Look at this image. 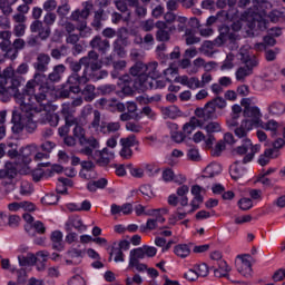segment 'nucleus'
Wrapping results in <instances>:
<instances>
[{
  "instance_id": "47",
  "label": "nucleus",
  "mask_w": 285,
  "mask_h": 285,
  "mask_svg": "<svg viewBox=\"0 0 285 285\" xmlns=\"http://www.w3.org/2000/svg\"><path fill=\"white\" fill-rule=\"evenodd\" d=\"M249 148H250V153L244 157L243 164H248V161H253V158L255 157V155H257V153H259V150H262L261 145L252 144V146Z\"/></svg>"
},
{
  "instance_id": "25",
  "label": "nucleus",
  "mask_w": 285,
  "mask_h": 285,
  "mask_svg": "<svg viewBox=\"0 0 285 285\" xmlns=\"http://www.w3.org/2000/svg\"><path fill=\"white\" fill-rule=\"evenodd\" d=\"M161 114L165 119H177V117H181V115H184L177 106L164 107L161 109Z\"/></svg>"
},
{
  "instance_id": "3",
  "label": "nucleus",
  "mask_w": 285,
  "mask_h": 285,
  "mask_svg": "<svg viewBox=\"0 0 285 285\" xmlns=\"http://www.w3.org/2000/svg\"><path fill=\"white\" fill-rule=\"evenodd\" d=\"M240 105L244 106L243 115L245 119H243L240 125L234 130V134L237 137H248V132H250V130L254 128H262L263 130L272 132V135L279 132L282 125L275 119L264 122V120H262V109H259L257 106H250V99L244 98L240 101Z\"/></svg>"
},
{
  "instance_id": "34",
  "label": "nucleus",
  "mask_w": 285,
  "mask_h": 285,
  "mask_svg": "<svg viewBox=\"0 0 285 285\" xmlns=\"http://www.w3.org/2000/svg\"><path fill=\"white\" fill-rule=\"evenodd\" d=\"M91 48H95L96 50H100V52H106V50L110 49V43L108 40H101V38L96 37L91 40Z\"/></svg>"
},
{
  "instance_id": "53",
  "label": "nucleus",
  "mask_w": 285,
  "mask_h": 285,
  "mask_svg": "<svg viewBox=\"0 0 285 285\" xmlns=\"http://www.w3.org/2000/svg\"><path fill=\"white\" fill-rule=\"evenodd\" d=\"M224 150H226V142H224V140H219L212 149V155H214V157H219Z\"/></svg>"
},
{
  "instance_id": "64",
  "label": "nucleus",
  "mask_w": 285,
  "mask_h": 285,
  "mask_svg": "<svg viewBox=\"0 0 285 285\" xmlns=\"http://www.w3.org/2000/svg\"><path fill=\"white\" fill-rule=\"evenodd\" d=\"M126 130L129 132H141V125L137 122H127Z\"/></svg>"
},
{
  "instance_id": "56",
  "label": "nucleus",
  "mask_w": 285,
  "mask_h": 285,
  "mask_svg": "<svg viewBox=\"0 0 285 285\" xmlns=\"http://www.w3.org/2000/svg\"><path fill=\"white\" fill-rule=\"evenodd\" d=\"M238 208H240V210H250V208H253V200H250V198H240L238 200Z\"/></svg>"
},
{
  "instance_id": "19",
  "label": "nucleus",
  "mask_w": 285,
  "mask_h": 285,
  "mask_svg": "<svg viewBox=\"0 0 285 285\" xmlns=\"http://www.w3.org/2000/svg\"><path fill=\"white\" fill-rule=\"evenodd\" d=\"M81 259H83V252L81 249H70L65 258L67 266H77L81 264Z\"/></svg>"
},
{
  "instance_id": "5",
  "label": "nucleus",
  "mask_w": 285,
  "mask_h": 285,
  "mask_svg": "<svg viewBox=\"0 0 285 285\" xmlns=\"http://www.w3.org/2000/svg\"><path fill=\"white\" fill-rule=\"evenodd\" d=\"M282 19H285V8L281 9V11L274 10L269 16H266V12L246 13L240 21L234 22L232 28L237 31L242 30V26H244L243 32H246L247 37H256L261 31L268 28V20L272 23H277Z\"/></svg>"
},
{
  "instance_id": "52",
  "label": "nucleus",
  "mask_w": 285,
  "mask_h": 285,
  "mask_svg": "<svg viewBox=\"0 0 285 285\" xmlns=\"http://www.w3.org/2000/svg\"><path fill=\"white\" fill-rule=\"evenodd\" d=\"M82 95L86 99V101H92L95 99V86L92 85H87L86 88L82 91Z\"/></svg>"
},
{
  "instance_id": "4",
  "label": "nucleus",
  "mask_w": 285,
  "mask_h": 285,
  "mask_svg": "<svg viewBox=\"0 0 285 285\" xmlns=\"http://www.w3.org/2000/svg\"><path fill=\"white\" fill-rule=\"evenodd\" d=\"M81 66H86L83 76L79 78V76L72 75L68 79V83H70L69 89L75 94L80 92L81 89L79 86H81V83H88L90 79L97 81L108 75L105 71H100L98 76L97 70H101V62H97V52L95 51L89 52L88 57L80 59L79 62H71L70 68L73 72H79Z\"/></svg>"
},
{
  "instance_id": "57",
  "label": "nucleus",
  "mask_w": 285,
  "mask_h": 285,
  "mask_svg": "<svg viewBox=\"0 0 285 285\" xmlns=\"http://www.w3.org/2000/svg\"><path fill=\"white\" fill-rule=\"evenodd\" d=\"M187 158L190 159V161H200L202 155H199V149L191 148L187 151Z\"/></svg>"
},
{
  "instance_id": "1",
  "label": "nucleus",
  "mask_w": 285,
  "mask_h": 285,
  "mask_svg": "<svg viewBox=\"0 0 285 285\" xmlns=\"http://www.w3.org/2000/svg\"><path fill=\"white\" fill-rule=\"evenodd\" d=\"M46 76L36 75L29 80L22 94H16L14 99L20 106V111L14 110L12 116V130L21 132L23 128L32 132L37 128V121H48L50 126H59V116L55 112V107L50 105V97L55 90L50 87L39 86Z\"/></svg>"
},
{
  "instance_id": "27",
  "label": "nucleus",
  "mask_w": 285,
  "mask_h": 285,
  "mask_svg": "<svg viewBox=\"0 0 285 285\" xmlns=\"http://www.w3.org/2000/svg\"><path fill=\"white\" fill-rule=\"evenodd\" d=\"M240 139H243V144L233 150L234 157H237V155H246L250 146H253V141L249 138H246V136Z\"/></svg>"
},
{
  "instance_id": "41",
  "label": "nucleus",
  "mask_w": 285,
  "mask_h": 285,
  "mask_svg": "<svg viewBox=\"0 0 285 285\" xmlns=\"http://www.w3.org/2000/svg\"><path fill=\"white\" fill-rule=\"evenodd\" d=\"M202 204H204V196H194L189 203L190 208L187 210V213L190 215L191 213H195V210H199Z\"/></svg>"
},
{
  "instance_id": "23",
  "label": "nucleus",
  "mask_w": 285,
  "mask_h": 285,
  "mask_svg": "<svg viewBox=\"0 0 285 285\" xmlns=\"http://www.w3.org/2000/svg\"><path fill=\"white\" fill-rule=\"evenodd\" d=\"M267 112L272 117H282L285 115V104L279 100H275L267 106Z\"/></svg>"
},
{
  "instance_id": "58",
  "label": "nucleus",
  "mask_w": 285,
  "mask_h": 285,
  "mask_svg": "<svg viewBox=\"0 0 285 285\" xmlns=\"http://www.w3.org/2000/svg\"><path fill=\"white\" fill-rule=\"evenodd\" d=\"M121 149L119 151L120 157H122V159H130V157H132V147H128L126 145H120Z\"/></svg>"
},
{
  "instance_id": "24",
  "label": "nucleus",
  "mask_w": 285,
  "mask_h": 285,
  "mask_svg": "<svg viewBox=\"0 0 285 285\" xmlns=\"http://www.w3.org/2000/svg\"><path fill=\"white\" fill-rule=\"evenodd\" d=\"M139 259H146L144 247H139L130 250L129 264H128L127 271H130V268H132V265L139 262Z\"/></svg>"
},
{
  "instance_id": "33",
  "label": "nucleus",
  "mask_w": 285,
  "mask_h": 285,
  "mask_svg": "<svg viewBox=\"0 0 285 285\" xmlns=\"http://www.w3.org/2000/svg\"><path fill=\"white\" fill-rule=\"evenodd\" d=\"M222 173V165L217 163L209 164L203 171L204 177H215Z\"/></svg>"
},
{
  "instance_id": "43",
  "label": "nucleus",
  "mask_w": 285,
  "mask_h": 285,
  "mask_svg": "<svg viewBox=\"0 0 285 285\" xmlns=\"http://www.w3.org/2000/svg\"><path fill=\"white\" fill-rule=\"evenodd\" d=\"M120 146H127L129 148H135L139 141L135 135H129L127 137L120 138L119 140Z\"/></svg>"
},
{
  "instance_id": "51",
  "label": "nucleus",
  "mask_w": 285,
  "mask_h": 285,
  "mask_svg": "<svg viewBox=\"0 0 285 285\" xmlns=\"http://www.w3.org/2000/svg\"><path fill=\"white\" fill-rule=\"evenodd\" d=\"M194 269L196 272V275H198V277H207L209 273L208 265L204 263L195 265Z\"/></svg>"
},
{
  "instance_id": "30",
  "label": "nucleus",
  "mask_w": 285,
  "mask_h": 285,
  "mask_svg": "<svg viewBox=\"0 0 285 285\" xmlns=\"http://www.w3.org/2000/svg\"><path fill=\"white\" fill-rule=\"evenodd\" d=\"M217 266L218 268L214 269L215 277H226V275L230 273V266H228V263H226V261H218Z\"/></svg>"
},
{
  "instance_id": "38",
  "label": "nucleus",
  "mask_w": 285,
  "mask_h": 285,
  "mask_svg": "<svg viewBox=\"0 0 285 285\" xmlns=\"http://www.w3.org/2000/svg\"><path fill=\"white\" fill-rule=\"evenodd\" d=\"M184 157V151L179 149H174L167 158L169 166H177L179 160Z\"/></svg>"
},
{
  "instance_id": "54",
  "label": "nucleus",
  "mask_w": 285,
  "mask_h": 285,
  "mask_svg": "<svg viewBox=\"0 0 285 285\" xmlns=\"http://www.w3.org/2000/svg\"><path fill=\"white\" fill-rule=\"evenodd\" d=\"M186 21H188V19H186V17L176 18V20L174 22L176 32H184V28H186Z\"/></svg>"
},
{
  "instance_id": "59",
  "label": "nucleus",
  "mask_w": 285,
  "mask_h": 285,
  "mask_svg": "<svg viewBox=\"0 0 285 285\" xmlns=\"http://www.w3.org/2000/svg\"><path fill=\"white\" fill-rule=\"evenodd\" d=\"M164 75H165L167 81H173V79H175V77L177 75V67L171 65L169 68H167L164 71Z\"/></svg>"
},
{
  "instance_id": "36",
  "label": "nucleus",
  "mask_w": 285,
  "mask_h": 285,
  "mask_svg": "<svg viewBox=\"0 0 285 285\" xmlns=\"http://www.w3.org/2000/svg\"><path fill=\"white\" fill-rule=\"evenodd\" d=\"M203 130H205L207 135H215L217 132H222V124H219L218 121H209L203 127Z\"/></svg>"
},
{
  "instance_id": "2",
  "label": "nucleus",
  "mask_w": 285,
  "mask_h": 285,
  "mask_svg": "<svg viewBox=\"0 0 285 285\" xmlns=\"http://www.w3.org/2000/svg\"><path fill=\"white\" fill-rule=\"evenodd\" d=\"M130 75L135 78V81L130 80V76H124L118 86L122 90L124 95H132L135 90L144 92L150 90L157 83V88H164L166 83H159V72H157V62L145 65L144 62H137L130 68Z\"/></svg>"
},
{
  "instance_id": "9",
  "label": "nucleus",
  "mask_w": 285,
  "mask_h": 285,
  "mask_svg": "<svg viewBox=\"0 0 285 285\" xmlns=\"http://www.w3.org/2000/svg\"><path fill=\"white\" fill-rule=\"evenodd\" d=\"M239 57L243 66L236 70V79L237 81H246V77L253 75V68H257L259 61L255 55L250 53V46L243 47Z\"/></svg>"
},
{
  "instance_id": "61",
  "label": "nucleus",
  "mask_w": 285,
  "mask_h": 285,
  "mask_svg": "<svg viewBox=\"0 0 285 285\" xmlns=\"http://www.w3.org/2000/svg\"><path fill=\"white\" fill-rule=\"evenodd\" d=\"M129 173H130L131 177L141 179V177H144L145 169H144V167H130Z\"/></svg>"
},
{
  "instance_id": "49",
  "label": "nucleus",
  "mask_w": 285,
  "mask_h": 285,
  "mask_svg": "<svg viewBox=\"0 0 285 285\" xmlns=\"http://www.w3.org/2000/svg\"><path fill=\"white\" fill-rule=\"evenodd\" d=\"M121 128L119 122H105V129L102 135H110L111 132H117Z\"/></svg>"
},
{
  "instance_id": "29",
  "label": "nucleus",
  "mask_w": 285,
  "mask_h": 285,
  "mask_svg": "<svg viewBox=\"0 0 285 285\" xmlns=\"http://www.w3.org/2000/svg\"><path fill=\"white\" fill-rule=\"evenodd\" d=\"M90 128H92L95 132L104 134L106 122H101V114L99 111H94V120L91 122Z\"/></svg>"
},
{
  "instance_id": "10",
  "label": "nucleus",
  "mask_w": 285,
  "mask_h": 285,
  "mask_svg": "<svg viewBox=\"0 0 285 285\" xmlns=\"http://www.w3.org/2000/svg\"><path fill=\"white\" fill-rule=\"evenodd\" d=\"M168 213H170L168 207L148 209L147 216L151 218H148L146 224L140 226L141 233H146L148 230H157L160 224H166V217L164 216L168 215Z\"/></svg>"
},
{
  "instance_id": "21",
  "label": "nucleus",
  "mask_w": 285,
  "mask_h": 285,
  "mask_svg": "<svg viewBox=\"0 0 285 285\" xmlns=\"http://www.w3.org/2000/svg\"><path fill=\"white\" fill-rule=\"evenodd\" d=\"M97 104L100 108H106L107 110H110V112H124V110H126V105L121 102H110V100L104 98L98 100Z\"/></svg>"
},
{
  "instance_id": "35",
  "label": "nucleus",
  "mask_w": 285,
  "mask_h": 285,
  "mask_svg": "<svg viewBox=\"0 0 285 285\" xmlns=\"http://www.w3.org/2000/svg\"><path fill=\"white\" fill-rule=\"evenodd\" d=\"M226 106H227L226 99H224L222 97H217V98L213 99L212 101L207 102V108L213 110V115H215V111L217 110V108H219L222 110V109L226 108Z\"/></svg>"
},
{
  "instance_id": "20",
  "label": "nucleus",
  "mask_w": 285,
  "mask_h": 285,
  "mask_svg": "<svg viewBox=\"0 0 285 285\" xmlns=\"http://www.w3.org/2000/svg\"><path fill=\"white\" fill-rule=\"evenodd\" d=\"M204 142L205 148H213V145L215 144V136L213 135H204V131H197L193 136V142L194 144H202Z\"/></svg>"
},
{
  "instance_id": "7",
  "label": "nucleus",
  "mask_w": 285,
  "mask_h": 285,
  "mask_svg": "<svg viewBox=\"0 0 285 285\" xmlns=\"http://www.w3.org/2000/svg\"><path fill=\"white\" fill-rule=\"evenodd\" d=\"M46 262H48V252H38L36 255L32 253L24 255H18V264L20 269H17L16 266L10 265V259L3 258L1 261V266L3 271H10V273H17L18 282L23 284L26 277H28L27 268L36 266L37 271H46Z\"/></svg>"
},
{
  "instance_id": "31",
  "label": "nucleus",
  "mask_w": 285,
  "mask_h": 285,
  "mask_svg": "<svg viewBox=\"0 0 285 285\" xmlns=\"http://www.w3.org/2000/svg\"><path fill=\"white\" fill-rule=\"evenodd\" d=\"M188 212H180L179 209L171 213L168 217V224L169 226H176L177 222H181L183 219H186Z\"/></svg>"
},
{
  "instance_id": "46",
  "label": "nucleus",
  "mask_w": 285,
  "mask_h": 285,
  "mask_svg": "<svg viewBox=\"0 0 285 285\" xmlns=\"http://www.w3.org/2000/svg\"><path fill=\"white\" fill-rule=\"evenodd\" d=\"M110 257H114V262H116V263L126 262V256L124 255V252H121V248H119V247H112Z\"/></svg>"
},
{
  "instance_id": "17",
  "label": "nucleus",
  "mask_w": 285,
  "mask_h": 285,
  "mask_svg": "<svg viewBox=\"0 0 285 285\" xmlns=\"http://www.w3.org/2000/svg\"><path fill=\"white\" fill-rule=\"evenodd\" d=\"M156 28H158V32H157L158 41H168V39H170V33L177 32V28L168 27L164 21H158L156 23Z\"/></svg>"
},
{
  "instance_id": "63",
  "label": "nucleus",
  "mask_w": 285,
  "mask_h": 285,
  "mask_svg": "<svg viewBox=\"0 0 285 285\" xmlns=\"http://www.w3.org/2000/svg\"><path fill=\"white\" fill-rule=\"evenodd\" d=\"M68 285H86V279L81 275H75L69 279Z\"/></svg>"
},
{
  "instance_id": "6",
  "label": "nucleus",
  "mask_w": 285,
  "mask_h": 285,
  "mask_svg": "<svg viewBox=\"0 0 285 285\" xmlns=\"http://www.w3.org/2000/svg\"><path fill=\"white\" fill-rule=\"evenodd\" d=\"M9 157L11 159L17 157L18 163H7L6 170H0V177H14L17 173L21 175H28L30 173V163L32 161V155L35 159L39 161L40 159H46V154L37 153L36 145H30L21 149L20 154L17 155V150H9Z\"/></svg>"
},
{
  "instance_id": "11",
  "label": "nucleus",
  "mask_w": 285,
  "mask_h": 285,
  "mask_svg": "<svg viewBox=\"0 0 285 285\" xmlns=\"http://www.w3.org/2000/svg\"><path fill=\"white\" fill-rule=\"evenodd\" d=\"M83 155L87 157H91L95 159L97 164L100 166H108L112 159H115V151L112 149H108V147L104 148L102 150H97V148L86 147L82 149Z\"/></svg>"
},
{
  "instance_id": "44",
  "label": "nucleus",
  "mask_w": 285,
  "mask_h": 285,
  "mask_svg": "<svg viewBox=\"0 0 285 285\" xmlns=\"http://www.w3.org/2000/svg\"><path fill=\"white\" fill-rule=\"evenodd\" d=\"M66 186H72V181L68 178H60L57 185V193L66 195L68 193V188Z\"/></svg>"
},
{
  "instance_id": "37",
  "label": "nucleus",
  "mask_w": 285,
  "mask_h": 285,
  "mask_svg": "<svg viewBox=\"0 0 285 285\" xmlns=\"http://www.w3.org/2000/svg\"><path fill=\"white\" fill-rule=\"evenodd\" d=\"M174 253L177 257H181L184 259L190 255V247L186 244H179L174 247Z\"/></svg>"
},
{
  "instance_id": "42",
  "label": "nucleus",
  "mask_w": 285,
  "mask_h": 285,
  "mask_svg": "<svg viewBox=\"0 0 285 285\" xmlns=\"http://www.w3.org/2000/svg\"><path fill=\"white\" fill-rule=\"evenodd\" d=\"M63 72H66V67L63 65L56 66L53 71L49 75L50 81H59Z\"/></svg>"
},
{
  "instance_id": "32",
  "label": "nucleus",
  "mask_w": 285,
  "mask_h": 285,
  "mask_svg": "<svg viewBox=\"0 0 285 285\" xmlns=\"http://www.w3.org/2000/svg\"><path fill=\"white\" fill-rule=\"evenodd\" d=\"M195 115L199 119H215V115L213 114V109H210V107H208V104H206L204 108H197L195 110Z\"/></svg>"
},
{
  "instance_id": "15",
  "label": "nucleus",
  "mask_w": 285,
  "mask_h": 285,
  "mask_svg": "<svg viewBox=\"0 0 285 285\" xmlns=\"http://www.w3.org/2000/svg\"><path fill=\"white\" fill-rule=\"evenodd\" d=\"M80 167H81L79 171L80 179H85L86 181H89V179L97 178V171H95L94 161H82L80 163Z\"/></svg>"
},
{
  "instance_id": "18",
  "label": "nucleus",
  "mask_w": 285,
  "mask_h": 285,
  "mask_svg": "<svg viewBox=\"0 0 285 285\" xmlns=\"http://www.w3.org/2000/svg\"><path fill=\"white\" fill-rule=\"evenodd\" d=\"M66 230H67V233H70L72 230H78L79 233H85V230H88V227L86 225H83V222L78 216H73L67 220Z\"/></svg>"
},
{
  "instance_id": "14",
  "label": "nucleus",
  "mask_w": 285,
  "mask_h": 285,
  "mask_svg": "<svg viewBox=\"0 0 285 285\" xmlns=\"http://www.w3.org/2000/svg\"><path fill=\"white\" fill-rule=\"evenodd\" d=\"M237 271L243 275V277H250L253 275V267L250 265V256L244 255L239 256L236 262Z\"/></svg>"
},
{
  "instance_id": "62",
  "label": "nucleus",
  "mask_w": 285,
  "mask_h": 285,
  "mask_svg": "<svg viewBox=\"0 0 285 285\" xmlns=\"http://www.w3.org/2000/svg\"><path fill=\"white\" fill-rule=\"evenodd\" d=\"M20 194L32 195V184L29 181H22L20 186Z\"/></svg>"
},
{
  "instance_id": "48",
  "label": "nucleus",
  "mask_w": 285,
  "mask_h": 285,
  "mask_svg": "<svg viewBox=\"0 0 285 285\" xmlns=\"http://www.w3.org/2000/svg\"><path fill=\"white\" fill-rule=\"evenodd\" d=\"M139 193L142 195L144 199H153L155 197V191L150 185H142L139 188Z\"/></svg>"
},
{
  "instance_id": "13",
  "label": "nucleus",
  "mask_w": 285,
  "mask_h": 285,
  "mask_svg": "<svg viewBox=\"0 0 285 285\" xmlns=\"http://www.w3.org/2000/svg\"><path fill=\"white\" fill-rule=\"evenodd\" d=\"M72 135L79 141L80 146H85V148H99V141L95 137L86 138V130L77 124V120Z\"/></svg>"
},
{
  "instance_id": "16",
  "label": "nucleus",
  "mask_w": 285,
  "mask_h": 285,
  "mask_svg": "<svg viewBox=\"0 0 285 285\" xmlns=\"http://www.w3.org/2000/svg\"><path fill=\"white\" fill-rule=\"evenodd\" d=\"M176 83H180L181 86H186L190 90H197L198 88H203L202 81L197 77L188 78V76H176L174 78Z\"/></svg>"
},
{
  "instance_id": "8",
  "label": "nucleus",
  "mask_w": 285,
  "mask_h": 285,
  "mask_svg": "<svg viewBox=\"0 0 285 285\" xmlns=\"http://www.w3.org/2000/svg\"><path fill=\"white\" fill-rule=\"evenodd\" d=\"M161 179L165 184H178L179 187L176 189V194H170L167 197V204L169 206L177 207L179 204L183 208L188 206V193H190V187L186 184V176L184 174H175L173 168H165L161 173Z\"/></svg>"
},
{
  "instance_id": "60",
  "label": "nucleus",
  "mask_w": 285,
  "mask_h": 285,
  "mask_svg": "<svg viewBox=\"0 0 285 285\" xmlns=\"http://www.w3.org/2000/svg\"><path fill=\"white\" fill-rule=\"evenodd\" d=\"M20 222L21 217H19L18 215H10L7 218V226H10L11 228H17Z\"/></svg>"
},
{
  "instance_id": "12",
  "label": "nucleus",
  "mask_w": 285,
  "mask_h": 285,
  "mask_svg": "<svg viewBox=\"0 0 285 285\" xmlns=\"http://www.w3.org/2000/svg\"><path fill=\"white\" fill-rule=\"evenodd\" d=\"M89 16H90L89 8H85L81 11L76 10L71 13L72 21H77V23H80L78 26V30H80V35L82 37H89L90 35V28L86 26V20L88 19Z\"/></svg>"
},
{
  "instance_id": "50",
  "label": "nucleus",
  "mask_w": 285,
  "mask_h": 285,
  "mask_svg": "<svg viewBox=\"0 0 285 285\" xmlns=\"http://www.w3.org/2000/svg\"><path fill=\"white\" fill-rule=\"evenodd\" d=\"M50 63V57L48 55H40L36 65L37 70H46V66Z\"/></svg>"
},
{
  "instance_id": "55",
  "label": "nucleus",
  "mask_w": 285,
  "mask_h": 285,
  "mask_svg": "<svg viewBox=\"0 0 285 285\" xmlns=\"http://www.w3.org/2000/svg\"><path fill=\"white\" fill-rule=\"evenodd\" d=\"M57 202H59V196H57L55 194H47L42 198V204H46L47 206H55V204H57Z\"/></svg>"
},
{
  "instance_id": "26",
  "label": "nucleus",
  "mask_w": 285,
  "mask_h": 285,
  "mask_svg": "<svg viewBox=\"0 0 285 285\" xmlns=\"http://www.w3.org/2000/svg\"><path fill=\"white\" fill-rule=\"evenodd\" d=\"M132 213V204L111 205V215H130Z\"/></svg>"
},
{
  "instance_id": "28",
  "label": "nucleus",
  "mask_w": 285,
  "mask_h": 285,
  "mask_svg": "<svg viewBox=\"0 0 285 285\" xmlns=\"http://www.w3.org/2000/svg\"><path fill=\"white\" fill-rule=\"evenodd\" d=\"M90 128H92L95 132L104 134L106 122H101V114L99 111H94V120L91 122Z\"/></svg>"
},
{
  "instance_id": "40",
  "label": "nucleus",
  "mask_w": 285,
  "mask_h": 285,
  "mask_svg": "<svg viewBox=\"0 0 285 285\" xmlns=\"http://www.w3.org/2000/svg\"><path fill=\"white\" fill-rule=\"evenodd\" d=\"M271 159H273V149L268 148L258 157V164L259 166H268Z\"/></svg>"
},
{
  "instance_id": "45",
  "label": "nucleus",
  "mask_w": 285,
  "mask_h": 285,
  "mask_svg": "<svg viewBox=\"0 0 285 285\" xmlns=\"http://www.w3.org/2000/svg\"><path fill=\"white\" fill-rule=\"evenodd\" d=\"M51 240L55 244V248H58V250H61V248H63V246L61 245V242H63V233L59 230L52 232Z\"/></svg>"
},
{
  "instance_id": "22",
  "label": "nucleus",
  "mask_w": 285,
  "mask_h": 285,
  "mask_svg": "<svg viewBox=\"0 0 285 285\" xmlns=\"http://www.w3.org/2000/svg\"><path fill=\"white\" fill-rule=\"evenodd\" d=\"M229 175L235 181H237V179H242V177L246 175V167H244V163L236 161L232 164L229 167Z\"/></svg>"
},
{
  "instance_id": "39",
  "label": "nucleus",
  "mask_w": 285,
  "mask_h": 285,
  "mask_svg": "<svg viewBox=\"0 0 285 285\" xmlns=\"http://www.w3.org/2000/svg\"><path fill=\"white\" fill-rule=\"evenodd\" d=\"M76 125H77V119H75L73 117H68L66 119V125L58 129L60 137H66V135L70 132V126H76Z\"/></svg>"
}]
</instances>
